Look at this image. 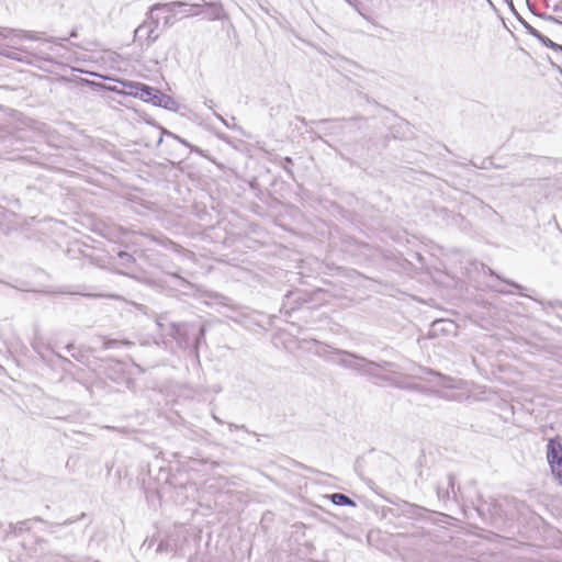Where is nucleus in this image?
<instances>
[{
	"instance_id": "nucleus-1",
	"label": "nucleus",
	"mask_w": 562,
	"mask_h": 562,
	"mask_svg": "<svg viewBox=\"0 0 562 562\" xmlns=\"http://www.w3.org/2000/svg\"><path fill=\"white\" fill-rule=\"evenodd\" d=\"M122 86L126 93L138 98L145 102H151L155 105H160L166 98L159 90L151 88L147 85L133 81H122Z\"/></svg>"
},
{
	"instance_id": "nucleus-2",
	"label": "nucleus",
	"mask_w": 562,
	"mask_h": 562,
	"mask_svg": "<svg viewBox=\"0 0 562 562\" xmlns=\"http://www.w3.org/2000/svg\"><path fill=\"white\" fill-rule=\"evenodd\" d=\"M157 22L154 20L144 21L134 32L133 42L139 47L150 46L157 38Z\"/></svg>"
},
{
	"instance_id": "nucleus-3",
	"label": "nucleus",
	"mask_w": 562,
	"mask_h": 562,
	"mask_svg": "<svg viewBox=\"0 0 562 562\" xmlns=\"http://www.w3.org/2000/svg\"><path fill=\"white\" fill-rule=\"evenodd\" d=\"M547 448V460L551 472L562 486V445L555 439H550Z\"/></svg>"
},
{
	"instance_id": "nucleus-4",
	"label": "nucleus",
	"mask_w": 562,
	"mask_h": 562,
	"mask_svg": "<svg viewBox=\"0 0 562 562\" xmlns=\"http://www.w3.org/2000/svg\"><path fill=\"white\" fill-rule=\"evenodd\" d=\"M530 33L533 36H536L537 38H539L543 43L544 46H547L549 48H553V49L561 48V46L557 45L550 38L543 36L542 34H540L536 29H530Z\"/></svg>"
},
{
	"instance_id": "nucleus-5",
	"label": "nucleus",
	"mask_w": 562,
	"mask_h": 562,
	"mask_svg": "<svg viewBox=\"0 0 562 562\" xmlns=\"http://www.w3.org/2000/svg\"><path fill=\"white\" fill-rule=\"evenodd\" d=\"M330 499L335 505H353V502L348 496L340 493L333 494Z\"/></svg>"
}]
</instances>
